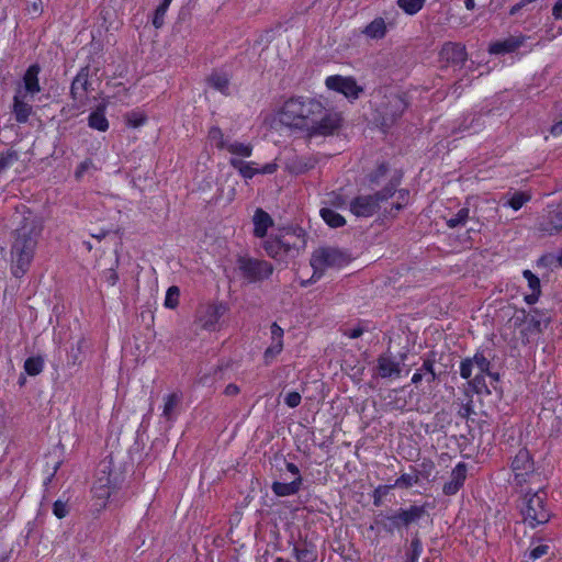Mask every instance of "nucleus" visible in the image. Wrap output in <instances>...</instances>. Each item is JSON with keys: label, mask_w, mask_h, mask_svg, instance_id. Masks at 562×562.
<instances>
[{"label": "nucleus", "mask_w": 562, "mask_h": 562, "mask_svg": "<svg viewBox=\"0 0 562 562\" xmlns=\"http://www.w3.org/2000/svg\"><path fill=\"white\" fill-rule=\"evenodd\" d=\"M166 12H167V9L161 8L159 5L155 10L154 18H153V24L156 29H160L164 25V23H165L164 18H165Z\"/></svg>", "instance_id": "nucleus-51"}, {"label": "nucleus", "mask_w": 562, "mask_h": 562, "mask_svg": "<svg viewBox=\"0 0 562 562\" xmlns=\"http://www.w3.org/2000/svg\"><path fill=\"white\" fill-rule=\"evenodd\" d=\"M91 167H93V162L91 159H86L77 167L75 176L77 179L81 178L86 171H88Z\"/></svg>", "instance_id": "nucleus-54"}, {"label": "nucleus", "mask_w": 562, "mask_h": 562, "mask_svg": "<svg viewBox=\"0 0 562 562\" xmlns=\"http://www.w3.org/2000/svg\"><path fill=\"white\" fill-rule=\"evenodd\" d=\"M512 471L514 473L513 484L518 492H525V488L542 484L540 472L535 469V463L530 452L522 448L512 461Z\"/></svg>", "instance_id": "nucleus-5"}, {"label": "nucleus", "mask_w": 562, "mask_h": 562, "mask_svg": "<svg viewBox=\"0 0 562 562\" xmlns=\"http://www.w3.org/2000/svg\"><path fill=\"white\" fill-rule=\"evenodd\" d=\"M68 505L67 503L60 501V499H57L54 504H53V513L54 515L61 519L64 517H66L68 515Z\"/></svg>", "instance_id": "nucleus-47"}, {"label": "nucleus", "mask_w": 562, "mask_h": 562, "mask_svg": "<svg viewBox=\"0 0 562 562\" xmlns=\"http://www.w3.org/2000/svg\"><path fill=\"white\" fill-rule=\"evenodd\" d=\"M209 138L216 143L218 149H225L227 142L224 139V134L220 127L212 126L209 131Z\"/></svg>", "instance_id": "nucleus-43"}, {"label": "nucleus", "mask_w": 562, "mask_h": 562, "mask_svg": "<svg viewBox=\"0 0 562 562\" xmlns=\"http://www.w3.org/2000/svg\"><path fill=\"white\" fill-rule=\"evenodd\" d=\"M325 85L329 90L339 92L346 98L351 95V77L329 76L326 78Z\"/></svg>", "instance_id": "nucleus-21"}, {"label": "nucleus", "mask_w": 562, "mask_h": 562, "mask_svg": "<svg viewBox=\"0 0 562 562\" xmlns=\"http://www.w3.org/2000/svg\"><path fill=\"white\" fill-rule=\"evenodd\" d=\"M331 548L335 552L339 553L345 561L349 560L351 551V539L348 537L347 527L345 529L340 527L337 530L335 539L331 543Z\"/></svg>", "instance_id": "nucleus-20"}, {"label": "nucleus", "mask_w": 562, "mask_h": 562, "mask_svg": "<svg viewBox=\"0 0 562 562\" xmlns=\"http://www.w3.org/2000/svg\"><path fill=\"white\" fill-rule=\"evenodd\" d=\"M385 99L376 119L384 132L396 123L407 108V101L401 94L392 93Z\"/></svg>", "instance_id": "nucleus-8"}, {"label": "nucleus", "mask_w": 562, "mask_h": 562, "mask_svg": "<svg viewBox=\"0 0 562 562\" xmlns=\"http://www.w3.org/2000/svg\"><path fill=\"white\" fill-rule=\"evenodd\" d=\"M527 40L524 35L508 36L504 40L492 43L488 47L491 54H509L516 52Z\"/></svg>", "instance_id": "nucleus-14"}, {"label": "nucleus", "mask_w": 562, "mask_h": 562, "mask_svg": "<svg viewBox=\"0 0 562 562\" xmlns=\"http://www.w3.org/2000/svg\"><path fill=\"white\" fill-rule=\"evenodd\" d=\"M537 231L543 236H553L562 233V202L549 209L537 223Z\"/></svg>", "instance_id": "nucleus-12"}, {"label": "nucleus", "mask_w": 562, "mask_h": 562, "mask_svg": "<svg viewBox=\"0 0 562 562\" xmlns=\"http://www.w3.org/2000/svg\"><path fill=\"white\" fill-rule=\"evenodd\" d=\"M472 401H469L467 404H462L458 411V415L461 418H469L471 414H473Z\"/></svg>", "instance_id": "nucleus-55"}, {"label": "nucleus", "mask_w": 562, "mask_h": 562, "mask_svg": "<svg viewBox=\"0 0 562 562\" xmlns=\"http://www.w3.org/2000/svg\"><path fill=\"white\" fill-rule=\"evenodd\" d=\"M80 355H81V347H80V342H79L76 348H74V347L71 348V350L68 355V363L72 364V366H76L77 363H79Z\"/></svg>", "instance_id": "nucleus-53"}, {"label": "nucleus", "mask_w": 562, "mask_h": 562, "mask_svg": "<svg viewBox=\"0 0 562 562\" xmlns=\"http://www.w3.org/2000/svg\"><path fill=\"white\" fill-rule=\"evenodd\" d=\"M419 481V477L417 474H402L396 481L395 486L402 487V488H408L413 485L417 484Z\"/></svg>", "instance_id": "nucleus-45"}, {"label": "nucleus", "mask_w": 562, "mask_h": 562, "mask_svg": "<svg viewBox=\"0 0 562 562\" xmlns=\"http://www.w3.org/2000/svg\"><path fill=\"white\" fill-rule=\"evenodd\" d=\"M19 160V153L12 148L0 153V175L5 172Z\"/></svg>", "instance_id": "nucleus-32"}, {"label": "nucleus", "mask_w": 562, "mask_h": 562, "mask_svg": "<svg viewBox=\"0 0 562 562\" xmlns=\"http://www.w3.org/2000/svg\"><path fill=\"white\" fill-rule=\"evenodd\" d=\"M305 231L300 227L284 228L278 235H271L263 241V249L269 257L278 261L295 258L306 246Z\"/></svg>", "instance_id": "nucleus-3"}, {"label": "nucleus", "mask_w": 562, "mask_h": 562, "mask_svg": "<svg viewBox=\"0 0 562 562\" xmlns=\"http://www.w3.org/2000/svg\"><path fill=\"white\" fill-rule=\"evenodd\" d=\"M375 370L376 374L382 379H395L402 372L400 362H396L389 356L379 357Z\"/></svg>", "instance_id": "nucleus-16"}, {"label": "nucleus", "mask_w": 562, "mask_h": 562, "mask_svg": "<svg viewBox=\"0 0 562 562\" xmlns=\"http://www.w3.org/2000/svg\"><path fill=\"white\" fill-rule=\"evenodd\" d=\"M239 387L234 384V383H231L228 384L225 390H224V394L227 395V396H235L239 393Z\"/></svg>", "instance_id": "nucleus-60"}, {"label": "nucleus", "mask_w": 562, "mask_h": 562, "mask_svg": "<svg viewBox=\"0 0 562 562\" xmlns=\"http://www.w3.org/2000/svg\"><path fill=\"white\" fill-rule=\"evenodd\" d=\"M104 276H105V281L110 285H115L116 282L119 281V274H117V272L114 269L106 270Z\"/></svg>", "instance_id": "nucleus-58"}, {"label": "nucleus", "mask_w": 562, "mask_h": 562, "mask_svg": "<svg viewBox=\"0 0 562 562\" xmlns=\"http://www.w3.org/2000/svg\"><path fill=\"white\" fill-rule=\"evenodd\" d=\"M179 403H180V396L176 393L168 394L165 397L162 416L167 420H171L175 417V411Z\"/></svg>", "instance_id": "nucleus-31"}, {"label": "nucleus", "mask_w": 562, "mask_h": 562, "mask_svg": "<svg viewBox=\"0 0 562 562\" xmlns=\"http://www.w3.org/2000/svg\"><path fill=\"white\" fill-rule=\"evenodd\" d=\"M350 261V254L348 250L340 249L334 246H324L315 249L311 256V266L314 269V276L327 268H341L347 266Z\"/></svg>", "instance_id": "nucleus-6"}, {"label": "nucleus", "mask_w": 562, "mask_h": 562, "mask_svg": "<svg viewBox=\"0 0 562 562\" xmlns=\"http://www.w3.org/2000/svg\"><path fill=\"white\" fill-rule=\"evenodd\" d=\"M524 277L528 281V285H529V288L532 291L530 294H527L525 296V301L528 304H533V303H536L538 301V297H539L540 292H541L539 278L536 277L530 270H525L524 271Z\"/></svg>", "instance_id": "nucleus-27"}, {"label": "nucleus", "mask_w": 562, "mask_h": 562, "mask_svg": "<svg viewBox=\"0 0 562 562\" xmlns=\"http://www.w3.org/2000/svg\"><path fill=\"white\" fill-rule=\"evenodd\" d=\"M283 349V341H273L270 347L267 348L265 351V358H273L274 356L279 355Z\"/></svg>", "instance_id": "nucleus-50"}, {"label": "nucleus", "mask_w": 562, "mask_h": 562, "mask_svg": "<svg viewBox=\"0 0 562 562\" xmlns=\"http://www.w3.org/2000/svg\"><path fill=\"white\" fill-rule=\"evenodd\" d=\"M472 368H473V360L471 358H465L462 360L460 364V375L462 379H470L472 374Z\"/></svg>", "instance_id": "nucleus-48"}, {"label": "nucleus", "mask_w": 562, "mask_h": 562, "mask_svg": "<svg viewBox=\"0 0 562 562\" xmlns=\"http://www.w3.org/2000/svg\"><path fill=\"white\" fill-rule=\"evenodd\" d=\"M293 554L297 562H314L317 559L315 544L302 538L293 543Z\"/></svg>", "instance_id": "nucleus-17"}, {"label": "nucleus", "mask_w": 562, "mask_h": 562, "mask_svg": "<svg viewBox=\"0 0 562 562\" xmlns=\"http://www.w3.org/2000/svg\"><path fill=\"white\" fill-rule=\"evenodd\" d=\"M324 203L327 205L326 207H330V209L335 210V209L344 207L346 205L347 201H346V198H344L341 194H338L336 192H330L327 195V199Z\"/></svg>", "instance_id": "nucleus-44"}, {"label": "nucleus", "mask_w": 562, "mask_h": 562, "mask_svg": "<svg viewBox=\"0 0 562 562\" xmlns=\"http://www.w3.org/2000/svg\"><path fill=\"white\" fill-rule=\"evenodd\" d=\"M2 541L0 540V562H5L9 559L10 551L3 548Z\"/></svg>", "instance_id": "nucleus-63"}, {"label": "nucleus", "mask_w": 562, "mask_h": 562, "mask_svg": "<svg viewBox=\"0 0 562 562\" xmlns=\"http://www.w3.org/2000/svg\"><path fill=\"white\" fill-rule=\"evenodd\" d=\"M254 235L258 238H263L267 235L268 228L272 226L273 221L271 216L262 209H257L254 215Z\"/></svg>", "instance_id": "nucleus-22"}, {"label": "nucleus", "mask_w": 562, "mask_h": 562, "mask_svg": "<svg viewBox=\"0 0 562 562\" xmlns=\"http://www.w3.org/2000/svg\"><path fill=\"white\" fill-rule=\"evenodd\" d=\"M405 206V204H403L402 202H396L394 204H392L391 206V210L389 211V214L390 215H395L397 212H400L403 207Z\"/></svg>", "instance_id": "nucleus-64"}, {"label": "nucleus", "mask_w": 562, "mask_h": 562, "mask_svg": "<svg viewBox=\"0 0 562 562\" xmlns=\"http://www.w3.org/2000/svg\"><path fill=\"white\" fill-rule=\"evenodd\" d=\"M270 330H271V338L273 341H278V340L283 341L282 340L283 329L277 323H272Z\"/></svg>", "instance_id": "nucleus-56"}, {"label": "nucleus", "mask_w": 562, "mask_h": 562, "mask_svg": "<svg viewBox=\"0 0 562 562\" xmlns=\"http://www.w3.org/2000/svg\"><path fill=\"white\" fill-rule=\"evenodd\" d=\"M180 290L178 286L172 285L167 290L165 297V306L168 308H175L179 304Z\"/></svg>", "instance_id": "nucleus-41"}, {"label": "nucleus", "mask_w": 562, "mask_h": 562, "mask_svg": "<svg viewBox=\"0 0 562 562\" xmlns=\"http://www.w3.org/2000/svg\"><path fill=\"white\" fill-rule=\"evenodd\" d=\"M277 164H266L262 168H258V175H271L277 171Z\"/></svg>", "instance_id": "nucleus-59"}, {"label": "nucleus", "mask_w": 562, "mask_h": 562, "mask_svg": "<svg viewBox=\"0 0 562 562\" xmlns=\"http://www.w3.org/2000/svg\"><path fill=\"white\" fill-rule=\"evenodd\" d=\"M209 85L214 88L215 90H218L220 92L227 94L229 89V79L226 74L223 72H213L207 78Z\"/></svg>", "instance_id": "nucleus-30"}, {"label": "nucleus", "mask_w": 562, "mask_h": 562, "mask_svg": "<svg viewBox=\"0 0 562 562\" xmlns=\"http://www.w3.org/2000/svg\"><path fill=\"white\" fill-rule=\"evenodd\" d=\"M519 493L521 494L519 508L524 522L531 528L547 524L551 514L547 508V493L543 485L527 487L525 492Z\"/></svg>", "instance_id": "nucleus-4"}, {"label": "nucleus", "mask_w": 562, "mask_h": 562, "mask_svg": "<svg viewBox=\"0 0 562 562\" xmlns=\"http://www.w3.org/2000/svg\"><path fill=\"white\" fill-rule=\"evenodd\" d=\"M424 514L425 508L423 506L413 505L408 509H400L390 516H385L381 524L386 531L393 532L401 526H408L417 521Z\"/></svg>", "instance_id": "nucleus-10"}, {"label": "nucleus", "mask_w": 562, "mask_h": 562, "mask_svg": "<svg viewBox=\"0 0 562 562\" xmlns=\"http://www.w3.org/2000/svg\"><path fill=\"white\" fill-rule=\"evenodd\" d=\"M363 33L370 38H382L386 33V25L382 18L374 19L370 24H368Z\"/></svg>", "instance_id": "nucleus-29"}, {"label": "nucleus", "mask_w": 562, "mask_h": 562, "mask_svg": "<svg viewBox=\"0 0 562 562\" xmlns=\"http://www.w3.org/2000/svg\"><path fill=\"white\" fill-rule=\"evenodd\" d=\"M146 121V117L143 115H137L135 113L131 114L128 116V124L133 127H138L143 125Z\"/></svg>", "instance_id": "nucleus-57"}, {"label": "nucleus", "mask_w": 562, "mask_h": 562, "mask_svg": "<svg viewBox=\"0 0 562 562\" xmlns=\"http://www.w3.org/2000/svg\"><path fill=\"white\" fill-rule=\"evenodd\" d=\"M228 311L223 302H214L201 305L196 311V322L201 328L214 330L220 318Z\"/></svg>", "instance_id": "nucleus-11"}, {"label": "nucleus", "mask_w": 562, "mask_h": 562, "mask_svg": "<svg viewBox=\"0 0 562 562\" xmlns=\"http://www.w3.org/2000/svg\"><path fill=\"white\" fill-rule=\"evenodd\" d=\"M19 93L20 91H18L13 98V113L16 122L26 123L32 113V105H30L27 102H24Z\"/></svg>", "instance_id": "nucleus-25"}, {"label": "nucleus", "mask_w": 562, "mask_h": 562, "mask_svg": "<svg viewBox=\"0 0 562 562\" xmlns=\"http://www.w3.org/2000/svg\"><path fill=\"white\" fill-rule=\"evenodd\" d=\"M471 359L473 360V366H475L481 373L491 374V362L483 352L477 351Z\"/></svg>", "instance_id": "nucleus-40"}, {"label": "nucleus", "mask_w": 562, "mask_h": 562, "mask_svg": "<svg viewBox=\"0 0 562 562\" xmlns=\"http://www.w3.org/2000/svg\"><path fill=\"white\" fill-rule=\"evenodd\" d=\"M44 360L42 357H30L24 361V370L29 375H37L43 371Z\"/></svg>", "instance_id": "nucleus-33"}, {"label": "nucleus", "mask_w": 562, "mask_h": 562, "mask_svg": "<svg viewBox=\"0 0 562 562\" xmlns=\"http://www.w3.org/2000/svg\"><path fill=\"white\" fill-rule=\"evenodd\" d=\"M286 470L291 472L295 477H302L299 468L294 463L288 462Z\"/></svg>", "instance_id": "nucleus-62"}, {"label": "nucleus", "mask_w": 562, "mask_h": 562, "mask_svg": "<svg viewBox=\"0 0 562 562\" xmlns=\"http://www.w3.org/2000/svg\"><path fill=\"white\" fill-rule=\"evenodd\" d=\"M552 14L560 19L562 18V0H558L552 9Z\"/></svg>", "instance_id": "nucleus-61"}, {"label": "nucleus", "mask_w": 562, "mask_h": 562, "mask_svg": "<svg viewBox=\"0 0 562 562\" xmlns=\"http://www.w3.org/2000/svg\"><path fill=\"white\" fill-rule=\"evenodd\" d=\"M301 401H302L301 394L295 391L288 393L284 397V403L291 408L297 407L301 404Z\"/></svg>", "instance_id": "nucleus-49"}, {"label": "nucleus", "mask_w": 562, "mask_h": 562, "mask_svg": "<svg viewBox=\"0 0 562 562\" xmlns=\"http://www.w3.org/2000/svg\"><path fill=\"white\" fill-rule=\"evenodd\" d=\"M548 550H549V546H547V544L537 546L536 548H533L530 551L529 557L532 560H537V559L543 557L544 554H547Z\"/></svg>", "instance_id": "nucleus-52"}, {"label": "nucleus", "mask_w": 562, "mask_h": 562, "mask_svg": "<svg viewBox=\"0 0 562 562\" xmlns=\"http://www.w3.org/2000/svg\"><path fill=\"white\" fill-rule=\"evenodd\" d=\"M439 55L441 60L451 65H462L468 57L465 46L452 42L445 43Z\"/></svg>", "instance_id": "nucleus-13"}, {"label": "nucleus", "mask_w": 562, "mask_h": 562, "mask_svg": "<svg viewBox=\"0 0 562 562\" xmlns=\"http://www.w3.org/2000/svg\"><path fill=\"white\" fill-rule=\"evenodd\" d=\"M398 181L391 180L381 191L372 195H360L353 199V215L370 217L378 212L380 203L394 195Z\"/></svg>", "instance_id": "nucleus-7"}, {"label": "nucleus", "mask_w": 562, "mask_h": 562, "mask_svg": "<svg viewBox=\"0 0 562 562\" xmlns=\"http://www.w3.org/2000/svg\"><path fill=\"white\" fill-rule=\"evenodd\" d=\"M338 113L326 109L314 98L293 97L284 102L280 122L286 126L305 130L312 135L331 134L340 125Z\"/></svg>", "instance_id": "nucleus-1"}, {"label": "nucleus", "mask_w": 562, "mask_h": 562, "mask_svg": "<svg viewBox=\"0 0 562 562\" xmlns=\"http://www.w3.org/2000/svg\"><path fill=\"white\" fill-rule=\"evenodd\" d=\"M88 124L91 128L105 132L109 128V122L105 117V105L100 104L97 109L90 113L88 117Z\"/></svg>", "instance_id": "nucleus-24"}, {"label": "nucleus", "mask_w": 562, "mask_h": 562, "mask_svg": "<svg viewBox=\"0 0 562 562\" xmlns=\"http://www.w3.org/2000/svg\"><path fill=\"white\" fill-rule=\"evenodd\" d=\"M41 72V67L38 64L31 65L24 76H23V88L25 91V95L33 97L34 94L41 91V86L38 81V74Z\"/></svg>", "instance_id": "nucleus-19"}, {"label": "nucleus", "mask_w": 562, "mask_h": 562, "mask_svg": "<svg viewBox=\"0 0 562 562\" xmlns=\"http://www.w3.org/2000/svg\"><path fill=\"white\" fill-rule=\"evenodd\" d=\"M237 266L243 277L249 282L268 279L273 272V266L270 262L250 257H239Z\"/></svg>", "instance_id": "nucleus-9"}, {"label": "nucleus", "mask_w": 562, "mask_h": 562, "mask_svg": "<svg viewBox=\"0 0 562 562\" xmlns=\"http://www.w3.org/2000/svg\"><path fill=\"white\" fill-rule=\"evenodd\" d=\"M530 200V196L524 192H515L514 195L506 202V205L513 210L518 211L522 205Z\"/></svg>", "instance_id": "nucleus-42"}, {"label": "nucleus", "mask_w": 562, "mask_h": 562, "mask_svg": "<svg viewBox=\"0 0 562 562\" xmlns=\"http://www.w3.org/2000/svg\"><path fill=\"white\" fill-rule=\"evenodd\" d=\"M225 149L231 154L240 157H250L252 153V146L250 144H244L239 142L227 143Z\"/></svg>", "instance_id": "nucleus-34"}, {"label": "nucleus", "mask_w": 562, "mask_h": 562, "mask_svg": "<svg viewBox=\"0 0 562 562\" xmlns=\"http://www.w3.org/2000/svg\"><path fill=\"white\" fill-rule=\"evenodd\" d=\"M467 477V465L462 462L458 463L452 470L450 480L443 485V493L448 496L454 495L463 486Z\"/></svg>", "instance_id": "nucleus-15"}, {"label": "nucleus", "mask_w": 562, "mask_h": 562, "mask_svg": "<svg viewBox=\"0 0 562 562\" xmlns=\"http://www.w3.org/2000/svg\"><path fill=\"white\" fill-rule=\"evenodd\" d=\"M484 373H480V374H476L472 381H470V384L472 385L473 390L476 392V393H487L490 394L491 391L488 390L486 383H485V378L483 375Z\"/></svg>", "instance_id": "nucleus-46"}, {"label": "nucleus", "mask_w": 562, "mask_h": 562, "mask_svg": "<svg viewBox=\"0 0 562 562\" xmlns=\"http://www.w3.org/2000/svg\"><path fill=\"white\" fill-rule=\"evenodd\" d=\"M302 477H294L289 483L273 482L271 490L277 496H290L296 494L302 485Z\"/></svg>", "instance_id": "nucleus-23"}, {"label": "nucleus", "mask_w": 562, "mask_h": 562, "mask_svg": "<svg viewBox=\"0 0 562 562\" xmlns=\"http://www.w3.org/2000/svg\"><path fill=\"white\" fill-rule=\"evenodd\" d=\"M469 217H470V210L468 207H462L457 212V214H454L452 217L447 220V225L450 228L463 226Z\"/></svg>", "instance_id": "nucleus-38"}, {"label": "nucleus", "mask_w": 562, "mask_h": 562, "mask_svg": "<svg viewBox=\"0 0 562 562\" xmlns=\"http://www.w3.org/2000/svg\"><path fill=\"white\" fill-rule=\"evenodd\" d=\"M229 165L236 169L245 179H252L256 175H258V168L255 167L257 164L254 161H244L238 158H231Z\"/></svg>", "instance_id": "nucleus-26"}, {"label": "nucleus", "mask_w": 562, "mask_h": 562, "mask_svg": "<svg viewBox=\"0 0 562 562\" xmlns=\"http://www.w3.org/2000/svg\"><path fill=\"white\" fill-rule=\"evenodd\" d=\"M88 77H89V67L86 66L79 70V72L72 80L71 87H70V94L74 100L83 99V97L90 86Z\"/></svg>", "instance_id": "nucleus-18"}, {"label": "nucleus", "mask_w": 562, "mask_h": 562, "mask_svg": "<svg viewBox=\"0 0 562 562\" xmlns=\"http://www.w3.org/2000/svg\"><path fill=\"white\" fill-rule=\"evenodd\" d=\"M425 0H397V5L407 14H416L424 5Z\"/></svg>", "instance_id": "nucleus-39"}, {"label": "nucleus", "mask_w": 562, "mask_h": 562, "mask_svg": "<svg viewBox=\"0 0 562 562\" xmlns=\"http://www.w3.org/2000/svg\"><path fill=\"white\" fill-rule=\"evenodd\" d=\"M319 214L325 223L333 228H338L346 224L345 217L330 207H322Z\"/></svg>", "instance_id": "nucleus-28"}, {"label": "nucleus", "mask_w": 562, "mask_h": 562, "mask_svg": "<svg viewBox=\"0 0 562 562\" xmlns=\"http://www.w3.org/2000/svg\"><path fill=\"white\" fill-rule=\"evenodd\" d=\"M12 221L16 227L13 231L10 249L11 272L15 278H21L29 271L33 261L43 224L25 205L15 209Z\"/></svg>", "instance_id": "nucleus-2"}, {"label": "nucleus", "mask_w": 562, "mask_h": 562, "mask_svg": "<svg viewBox=\"0 0 562 562\" xmlns=\"http://www.w3.org/2000/svg\"><path fill=\"white\" fill-rule=\"evenodd\" d=\"M434 364L435 359L427 358L424 360L422 367L419 368V371L424 374V379L427 383H432L438 378L437 373L435 372Z\"/></svg>", "instance_id": "nucleus-36"}, {"label": "nucleus", "mask_w": 562, "mask_h": 562, "mask_svg": "<svg viewBox=\"0 0 562 562\" xmlns=\"http://www.w3.org/2000/svg\"><path fill=\"white\" fill-rule=\"evenodd\" d=\"M389 171V166L385 162H381L378 167L367 175L366 180L370 186L379 184L381 179L386 176Z\"/></svg>", "instance_id": "nucleus-35"}, {"label": "nucleus", "mask_w": 562, "mask_h": 562, "mask_svg": "<svg viewBox=\"0 0 562 562\" xmlns=\"http://www.w3.org/2000/svg\"><path fill=\"white\" fill-rule=\"evenodd\" d=\"M423 551V544L418 537H414L411 541L409 550L406 553L405 562H418Z\"/></svg>", "instance_id": "nucleus-37"}]
</instances>
